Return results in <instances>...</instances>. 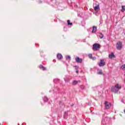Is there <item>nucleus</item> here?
I'll return each instance as SVG.
<instances>
[{"mask_svg": "<svg viewBox=\"0 0 125 125\" xmlns=\"http://www.w3.org/2000/svg\"><path fill=\"white\" fill-rule=\"evenodd\" d=\"M120 89H122V85L119 83H117L114 86L111 87V91L114 93H118Z\"/></svg>", "mask_w": 125, "mask_h": 125, "instance_id": "nucleus-1", "label": "nucleus"}, {"mask_svg": "<svg viewBox=\"0 0 125 125\" xmlns=\"http://www.w3.org/2000/svg\"><path fill=\"white\" fill-rule=\"evenodd\" d=\"M101 47V45L98 43H95L93 45V50L95 51L99 50V48Z\"/></svg>", "mask_w": 125, "mask_h": 125, "instance_id": "nucleus-2", "label": "nucleus"}, {"mask_svg": "<svg viewBox=\"0 0 125 125\" xmlns=\"http://www.w3.org/2000/svg\"><path fill=\"white\" fill-rule=\"evenodd\" d=\"M116 48L118 50H121V49H122V48H123V43H122V42H119L117 43Z\"/></svg>", "mask_w": 125, "mask_h": 125, "instance_id": "nucleus-3", "label": "nucleus"}, {"mask_svg": "<svg viewBox=\"0 0 125 125\" xmlns=\"http://www.w3.org/2000/svg\"><path fill=\"white\" fill-rule=\"evenodd\" d=\"M106 65V63L104 62V60H101V62L99 63V66L100 67H103Z\"/></svg>", "mask_w": 125, "mask_h": 125, "instance_id": "nucleus-4", "label": "nucleus"}, {"mask_svg": "<svg viewBox=\"0 0 125 125\" xmlns=\"http://www.w3.org/2000/svg\"><path fill=\"white\" fill-rule=\"evenodd\" d=\"M104 105L105 109H109L110 107H111V104L107 101L105 102Z\"/></svg>", "mask_w": 125, "mask_h": 125, "instance_id": "nucleus-5", "label": "nucleus"}, {"mask_svg": "<svg viewBox=\"0 0 125 125\" xmlns=\"http://www.w3.org/2000/svg\"><path fill=\"white\" fill-rule=\"evenodd\" d=\"M75 60L77 63H82L83 62V59L80 58L79 57H76Z\"/></svg>", "mask_w": 125, "mask_h": 125, "instance_id": "nucleus-6", "label": "nucleus"}, {"mask_svg": "<svg viewBox=\"0 0 125 125\" xmlns=\"http://www.w3.org/2000/svg\"><path fill=\"white\" fill-rule=\"evenodd\" d=\"M57 57L58 59L59 60H60L63 58V56L61 54H58L57 55Z\"/></svg>", "mask_w": 125, "mask_h": 125, "instance_id": "nucleus-7", "label": "nucleus"}, {"mask_svg": "<svg viewBox=\"0 0 125 125\" xmlns=\"http://www.w3.org/2000/svg\"><path fill=\"white\" fill-rule=\"evenodd\" d=\"M98 9H100V8L99 7V5H97L95 7H94V10L95 11H96V13L98 12Z\"/></svg>", "mask_w": 125, "mask_h": 125, "instance_id": "nucleus-8", "label": "nucleus"}, {"mask_svg": "<svg viewBox=\"0 0 125 125\" xmlns=\"http://www.w3.org/2000/svg\"><path fill=\"white\" fill-rule=\"evenodd\" d=\"M114 57H115V54H114V53H112L109 55V58L112 59L114 58Z\"/></svg>", "mask_w": 125, "mask_h": 125, "instance_id": "nucleus-9", "label": "nucleus"}, {"mask_svg": "<svg viewBox=\"0 0 125 125\" xmlns=\"http://www.w3.org/2000/svg\"><path fill=\"white\" fill-rule=\"evenodd\" d=\"M63 118L64 119H67L68 118V112H65L64 114L63 115Z\"/></svg>", "mask_w": 125, "mask_h": 125, "instance_id": "nucleus-10", "label": "nucleus"}, {"mask_svg": "<svg viewBox=\"0 0 125 125\" xmlns=\"http://www.w3.org/2000/svg\"><path fill=\"white\" fill-rule=\"evenodd\" d=\"M97 30V27L96 26H93V30L92 31V33H95Z\"/></svg>", "mask_w": 125, "mask_h": 125, "instance_id": "nucleus-11", "label": "nucleus"}, {"mask_svg": "<svg viewBox=\"0 0 125 125\" xmlns=\"http://www.w3.org/2000/svg\"><path fill=\"white\" fill-rule=\"evenodd\" d=\"M39 68L43 70V71H45V70H46V68L43 67V65H40V66H39Z\"/></svg>", "mask_w": 125, "mask_h": 125, "instance_id": "nucleus-12", "label": "nucleus"}, {"mask_svg": "<svg viewBox=\"0 0 125 125\" xmlns=\"http://www.w3.org/2000/svg\"><path fill=\"white\" fill-rule=\"evenodd\" d=\"M97 74H98V75H102V74H103L102 70H101V69H98V70H97Z\"/></svg>", "mask_w": 125, "mask_h": 125, "instance_id": "nucleus-13", "label": "nucleus"}, {"mask_svg": "<svg viewBox=\"0 0 125 125\" xmlns=\"http://www.w3.org/2000/svg\"><path fill=\"white\" fill-rule=\"evenodd\" d=\"M78 83H81V81H74L73 82V84L74 85H76V84H77Z\"/></svg>", "mask_w": 125, "mask_h": 125, "instance_id": "nucleus-14", "label": "nucleus"}, {"mask_svg": "<svg viewBox=\"0 0 125 125\" xmlns=\"http://www.w3.org/2000/svg\"><path fill=\"white\" fill-rule=\"evenodd\" d=\"M99 38H100L101 39H103V38H104V35L100 33V35H99Z\"/></svg>", "mask_w": 125, "mask_h": 125, "instance_id": "nucleus-15", "label": "nucleus"}, {"mask_svg": "<svg viewBox=\"0 0 125 125\" xmlns=\"http://www.w3.org/2000/svg\"><path fill=\"white\" fill-rule=\"evenodd\" d=\"M66 60H69V61H70V60H71V57H70V56H66Z\"/></svg>", "mask_w": 125, "mask_h": 125, "instance_id": "nucleus-16", "label": "nucleus"}, {"mask_svg": "<svg viewBox=\"0 0 125 125\" xmlns=\"http://www.w3.org/2000/svg\"><path fill=\"white\" fill-rule=\"evenodd\" d=\"M43 100L44 102H47V101H48V99H47V97H44Z\"/></svg>", "mask_w": 125, "mask_h": 125, "instance_id": "nucleus-17", "label": "nucleus"}, {"mask_svg": "<svg viewBox=\"0 0 125 125\" xmlns=\"http://www.w3.org/2000/svg\"><path fill=\"white\" fill-rule=\"evenodd\" d=\"M67 23H68V25H73V23L70 22V20L67 21Z\"/></svg>", "mask_w": 125, "mask_h": 125, "instance_id": "nucleus-18", "label": "nucleus"}, {"mask_svg": "<svg viewBox=\"0 0 125 125\" xmlns=\"http://www.w3.org/2000/svg\"><path fill=\"white\" fill-rule=\"evenodd\" d=\"M88 57H89V58H90V59H92V54H89V55H88Z\"/></svg>", "mask_w": 125, "mask_h": 125, "instance_id": "nucleus-19", "label": "nucleus"}, {"mask_svg": "<svg viewBox=\"0 0 125 125\" xmlns=\"http://www.w3.org/2000/svg\"><path fill=\"white\" fill-rule=\"evenodd\" d=\"M54 83H56V82H59V80L57 79H54Z\"/></svg>", "mask_w": 125, "mask_h": 125, "instance_id": "nucleus-20", "label": "nucleus"}, {"mask_svg": "<svg viewBox=\"0 0 125 125\" xmlns=\"http://www.w3.org/2000/svg\"><path fill=\"white\" fill-rule=\"evenodd\" d=\"M121 68H122V69H125V64L121 66Z\"/></svg>", "mask_w": 125, "mask_h": 125, "instance_id": "nucleus-21", "label": "nucleus"}, {"mask_svg": "<svg viewBox=\"0 0 125 125\" xmlns=\"http://www.w3.org/2000/svg\"><path fill=\"white\" fill-rule=\"evenodd\" d=\"M91 59H92V60H96V57H92V58Z\"/></svg>", "mask_w": 125, "mask_h": 125, "instance_id": "nucleus-22", "label": "nucleus"}, {"mask_svg": "<svg viewBox=\"0 0 125 125\" xmlns=\"http://www.w3.org/2000/svg\"><path fill=\"white\" fill-rule=\"evenodd\" d=\"M123 10H125V6H122Z\"/></svg>", "mask_w": 125, "mask_h": 125, "instance_id": "nucleus-23", "label": "nucleus"}, {"mask_svg": "<svg viewBox=\"0 0 125 125\" xmlns=\"http://www.w3.org/2000/svg\"><path fill=\"white\" fill-rule=\"evenodd\" d=\"M76 72L77 73V74H79V71L76 70Z\"/></svg>", "mask_w": 125, "mask_h": 125, "instance_id": "nucleus-24", "label": "nucleus"}]
</instances>
